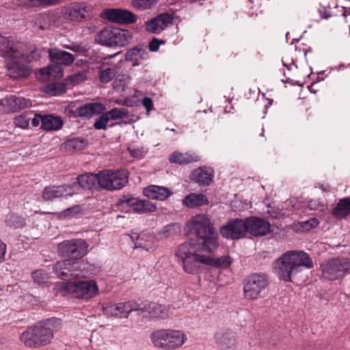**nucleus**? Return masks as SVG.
<instances>
[{
  "mask_svg": "<svg viewBox=\"0 0 350 350\" xmlns=\"http://www.w3.org/2000/svg\"><path fill=\"white\" fill-rule=\"evenodd\" d=\"M139 310V306L133 301L107 304L103 306V312L107 317H128L129 313Z\"/></svg>",
  "mask_w": 350,
  "mask_h": 350,
  "instance_id": "dca6fc26",
  "label": "nucleus"
},
{
  "mask_svg": "<svg viewBox=\"0 0 350 350\" xmlns=\"http://www.w3.org/2000/svg\"><path fill=\"white\" fill-rule=\"evenodd\" d=\"M109 121L110 120L108 116H107L106 113H104L94 123V127L97 130H105Z\"/></svg>",
  "mask_w": 350,
  "mask_h": 350,
  "instance_id": "864d4df0",
  "label": "nucleus"
},
{
  "mask_svg": "<svg viewBox=\"0 0 350 350\" xmlns=\"http://www.w3.org/2000/svg\"><path fill=\"white\" fill-rule=\"evenodd\" d=\"M43 116L39 114H35L34 117L31 120V124L33 126L36 127L40 124V122H42Z\"/></svg>",
  "mask_w": 350,
  "mask_h": 350,
  "instance_id": "680f3d73",
  "label": "nucleus"
},
{
  "mask_svg": "<svg viewBox=\"0 0 350 350\" xmlns=\"http://www.w3.org/2000/svg\"><path fill=\"white\" fill-rule=\"evenodd\" d=\"M142 104L145 107V108L147 111V114L148 115L150 111L152 109V106H153L152 100L148 97H145L142 100Z\"/></svg>",
  "mask_w": 350,
  "mask_h": 350,
  "instance_id": "bf43d9fd",
  "label": "nucleus"
},
{
  "mask_svg": "<svg viewBox=\"0 0 350 350\" xmlns=\"http://www.w3.org/2000/svg\"><path fill=\"white\" fill-rule=\"evenodd\" d=\"M174 18L171 14L163 13L159 14L151 20L144 23V27L148 32L159 33L168 25L173 23Z\"/></svg>",
  "mask_w": 350,
  "mask_h": 350,
  "instance_id": "6ab92c4d",
  "label": "nucleus"
},
{
  "mask_svg": "<svg viewBox=\"0 0 350 350\" xmlns=\"http://www.w3.org/2000/svg\"><path fill=\"white\" fill-rule=\"evenodd\" d=\"M247 233L258 237L264 236L270 232L271 225L266 219L257 217H249L245 219Z\"/></svg>",
  "mask_w": 350,
  "mask_h": 350,
  "instance_id": "a211bd4d",
  "label": "nucleus"
},
{
  "mask_svg": "<svg viewBox=\"0 0 350 350\" xmlns=\"http://www.w3.org/2000/svg\"><path fill=\"white\" fill-rule=\"evenodd\" d=\"M139 310L142 311L143 317L150 318L165 319L172 313L169 306L158 304H151L144 308L139 307Z\"/></svg>",
  "mask_w": 350,
  "mask_h": 350,
  "instance_id": "412c9836",
  "label": "nucleus"
},
{
  "mask_svg": "<svg viewBox=\"0 0 350 350\" xmlns=\"http://www.w3.org/2000/svg\"><path fill=\"white\" fill-rule=\"evenodd\" d=\"M187 246L182 247L180 254V262L183 270L189 274H196L200 269V265H211L215 267L226 268L230 265L232 260L227 256L215 259L213 256L217 247L213 248L211 251H205L203 249L195 253L196 250Z\"/></svg>",
  "mask_w": 350,
  "mask_h": 350,
  "instance_id": "7ed1b4c3",
  "label": "nucleus"
},
{
  "mask_svg": "<svg viewBox=\"0 0 350 350\" xmlns=\"http://www.w3.org/2000/svg\"><path fill=\"white\" fill-rule=\"evenodd\" d=\"M135 246L136 248H142L147 252H152L157 248V244L156 239L152 235L142 232L137 237Z\"/></svg>",
  "mask_w": 350,
  "mask_h": 350,
  "instance_id": "a878e982",
  "label": "nucleus"
},
{
  "mask_svg": "<svg viewBox=\"0 0 350 350\" xmlns=\"http://www.w3.org/2000/svg\"><path fill=\"white\" fill-rule=\"evenodd\" d=\"M128 183V172L126 170H105L98 172V186L113 191L120 189Z\"/></svg>",
  "mask_w": 350,
  "mask_h": 350,
  "instance_id": "9b49d317",
  "label": "nucleus"
},
{
  "mask_svg": "<svg viewBox=\"0 0 350 350\" xmlns=\"http://www.w3.org/2000/svg\"><path fill=\"white\" fill-rule=\"evenodd\" d=\"M120 52H118L116 53H114L113 55H108L107 57H105V59H111L113 57H116L117 55H120Z\"/></svg>",
  "mask_w": 350,
  "mask_h": 350,
  "instance_id": "69168bd1",
  "label": "nucleus"
},
{
  "mask_svg": "<svg viewBox=\"0 0 350 350\" xmlns=\"http://www.w3.org/2000/svg\"><path fill=\"white\" fill-rule=\"evenodd\" d=\"M88 145L87 139L83 137H75L67 140L64 148L68 151H80L84 150Z\"/></svg>",
  "mask_w": 350,
  "mask_h": 350,
  "instance_id": "f704fd0d",
  "label": "nucleus"
},
{
  "mask_svg": "<svg viewBox=\"0 0 350 350\" xmlns=\"http://www.w3.org/2000/svg\"><path fill=\"white\" fill-rule=\"evenodd\" d=\"M109 120H116L127 116L129 111L126 108H113L110 111L105 112Z\"/></svg>",
  "mask_w": 350,
  "mask_h": 350,
  "instance_id": "c03bdc74",
  "label": "nucleus"
},
{
  "mask_svg": "<svg viewBox=\"0 0 350 350\" xmlns=\"http://www.w3.org/2000/svg\"><path fill=\"white\" fill-rule=\"evenodd\" d=\"M192 179L200 185H208L213 181L214 171L210 167H198L193 171Z\"/></svg>",
  "mask_w": 350,
  "mask_h": 350,
  "instance_id": "b1692460",
  "label": "nucleus"
},
{
  "mask_svg": "<svg viewBox=\"0 0 350 350\" xmlns=\"http://www.w3.org/2000/svg\"><path fill=\"white\" fill-rule=\"evenodd\" d=\"M57 319H49L29 327L21 335V340L25 346L36 348L49 343L53 338V330L59 325Z\"/></svg>",
  "mask_w": 350,
  "mask_h": 350,
  "instance_id": "39448f33",
  "label": "nucleus"
},
{
  "mask_svg": "<svg viewBox=\"0 0 350 350\" xmlns=\"http://www.w3.org/2000/svg\"><path fill=\"white\" fill-rule=\"evenodd\" d=\"M31 118L28 114H21L14 118V124L16 126L23 129L28 128Z\"/></svg>",
  "mask_w": 350,
  "mask_h": 350,
  "instance_id": "09e8293b",
  "label": "nucleus"
},
{
  "mask_svg": "<svg viewBox=\"0 0 350 350\" xmlns=\"http://www.w3.org/2000/svg\"><path fill=\"white\" fill-rule=\"evenodd\" d=\"M13 100H14L13 103L14 112L31 106V100L24 97L13 95Z\"/></svg>",
  "mask_w": 350,
  "mask_h": 350,
  "instance_id": "58836bf2",
  "label": "nucleus"
},
{
  "mask_svg": "<svg viewBox=\"0 0 350 350\" xmlns=\"http://www.w3.org/2000/svg\"><path fill=\"white\" fill-rule=\"evenodd\" d=\"M13 95H9L0 100V112L8 113L14 112L13 109Z\"/></svg>",
  "mask_w": 350,
  "mask_h": 350,
  "instance_id": "a19ab883",
  "label": "nucleus"
},
{
  "mask_svg": "<svg viewBox=\"0 0 350 350\" xmlns=\"http://www.w3.org/2000/svg\"><path fill=\"white\" fill-rule=\"evenodd\" d=\"M100 17L118 24H131L137 21V16L133 12L118 8L105 9L100 12Z\"/></svg>",
  "mask_w": 350,
  "mask_h": 350,
  "instance_id": "4468645a",
  "label": "nucleus"
},
{
  "mask_svg": "<svg viewBox=\"0 0 350 350\" xmlns=\"http://www.w3.org/2000/svg\"><path fill=\"white\" fill-rule=\"evenodd\" d=\"M76 185H61L46 187L42 191L44 200H53L55 198L72 196L76 191Z\"/></svg>",
  "mask_w": 350,
  "mask_h": 350,
  "instance_id": "f3484780",
  "label": "nucleus"
},
{
  "mask_svg": "<svg viewBox=\"0 0 350 350\" xmlns=\"http://www.w3.org/2000/svg\"><path fill=\"white\" fill-rule=\"evenodd\" d=\"M6 226L14 228H22L25 225V219L14 213H8L5 218Z\"/></svg>",
  "mask_w": 350,
  "mask_h": 350,
  "instance_id": "e433bc0d",
  "label": "nucleus"
},
{
  "mask_svg": "<svg viewBox=\"0 0 350 350\" xmlns=\"http://www.w3.org/2000/svg\"><path fill=\"white\" fill-rule=\"evenodd\" d=\"M159 0H132V6L138 10H145L150 9L155 5Z\"/></svg>",
  "mask_w": 350,
  "mask_h": 350,
  "instance_id": "79ce46f5",
  "label": "nucleus"
},
{
  "mask_svg": "<svg viewBox=\"0 0 350 350\" xmlns=\"http://www.w3.org/2000/svg\"><path fill=\"white\" fill-rule=\"evenodd\" d=\"M64 91V86L58 83L49 84L44 87V92L51 96L59 95Z\"/></svg>",
  "mask_w": 350,
  "mask_h": 350,
  "instance_id": "de8ad7c7",
  "label": "nucleus"
},
{
  "mask_svg": "<svg viewBox=\"0 0 350 350\" xmlns=\"http://www.w3.org/2000/svg\"><path fill=\"white\" fill-rule=\"evenodd\" d=\"M319 187L325 193H329L332 191V188L329 185L319 184Z\"/></svg>",
  "mask_w": 350,
  "mask_h": 350,
  "instance_id": "0e129e2a",
  "label": "nucleus"
},
{
  "mask_svg": "<svg viewBox=\"0 0 350 350\" xmlns=\"http://www.w3.org/2000/svg\"><path fill=\"white\" fill-rule=\"evenodd\" d=\"M65 290L73 297L84 301H89L99 294V288L95 280H77L67 282Z\"/></svg>",
  "mask_w": 350,
  "mask_h": 350,
  "instance_id": "1a4fd4ad",
  "label": "nucleus"
},
{
  "mask_svg": "<svg viewBox=\"0 0 350 350\" xmlns=\"http://www.w3.org/2000/svg\"><path fill=\"white\" fill-rule=\"evenodd\" d=\"M127 204L132 206L133 211L137 213L153 212L156 210V206L147 200H139L134 198H129L127 200Z\"/></svg>",
  "mask_w": 350,
  "mask_h": 350,
  "instance_id": "cd10ccee",
  "label": "nucleus"
},
{
  "mask_svg": "<svg viewBox=\"0 0 350 350\" xmlns=\"http://www.w3.org/2000/svg\"><path fill=\"white\" fill-rule=\"evenodd\" d=\"M116 74V69L114 67L103 68L99 74V79L101 82L107 83L111 81Z\"/></svg>",
  "mask_w": 350,
  "mask_h": 350,
  "instance_id": "37998d69",
  "label": "nucleus"
},
{
  "mask_svg": "<svg viewBox=\"0 0 350 350\" xmlns=\"http://www.w3.org/2000/svg\"><path fill=\"white\" fill-rule=\"evenodd\" d=\"M273 273L285 282H291V277L303 268L310 269L313 262L310 256L299 250H291L282 254L273 263Z\"/></svg>",
  "mask_w": 350,
  "mask_h": 350,
  "instance_id": "20e7f679",
  "label": "nucleus"
},
{
  "mask_svg": "<svg viewBox=\"0 0 350 350\" xmlns=\"http://www.w3.org/2000/svg\"><path fill=\"white\" fill-rule=\"evenodd\" d=\"M32 278L36 282L41 284L46 282L49 276L44 270L39 269L32 273Z\"/></svg>",
  "mask_w": 350,
  "mask_h": 350,
  "instance_id": "3c124183",
  "label": "nucleus"
},
{
  "mask_svg": "<svg viewBox=\"0 0 350 350\" xmlns=\"http://www.w3.org/2000/svg\"><path fill=\"white\" fill-rule=\"evenodd\" d=\"M61 0H21L19 5L22 7L30 8L40 6H48L58 3Z\"/></svg>",
  "mask_w": 350,
  "mask_h": 350,
  "instance_id": "4c0bfd02",
  "label": "nucleus"
},
{
  "mask_svg": "<svg viewBox=\"0 0 350 350\" xmlns=\"http://www.w3.org/2000/svg\"><path fill=\"white\" fill-rule=\"evenodd\" d=\"M198 159V157L194 154H191L188 152L181 153L177 151L174 152L169 158L171 163H178L180 165L196 161Z\"/></svg>",
  "mask_w": 350,
  "mask_h": 350,
  "instance_id": "473e14b6",
  "label": "nucleus"
},
{
  "mask_svg": "<svg viewBox=\"0 0 350 350\" xmlns=\"http://www.w3.org/2000/svg\"><path fill=\"white\" fill-rule=\"evenodd\" d=\"M98 185V173L84 174L77 177V182H75L70 185H76L75 193H79L80 189H92Z\"/></svg>",
  "mask_w": 350,
  "mask_h": 350,
  "instance_id": "4be33fe9",
  "label": "nucleus"
},
{
  "mask_svg": "<svg viewBox=\"0 0 350 350\" xmlns=\"http://www.w3.org/2000/svg\"><path fill=\"white\" fill-rule=\"evenodd\" d=\"M63 125L61 118L53 115L43 116L41 128L46 131H55L59 129Z\"/></svg>",
  "mask_w": 350,
  "mask_h": 350,
  "instance_id": "2f4dec72",
  "label": "nucleus"
},
{
  "mask_svg": "<svg viewBox=\"0 0 350 350\" xmlns=\"http://www.w3.org/2000/svg\"><path fill=\"white\" fill-rule=\"evenodd\" d=\"M89 105L91 116L103 113L106 110L105 106L100 103H90Z\"/></svg>",
  "mask_w": 350,
  "mask_h": 350,
  "instance_id": "5fc2aeb1",
  "label": "nucleus"
},
{
  "mask_svg": "<svg viewBox=\"0 0 350 350\" xmlns=\"http://www.w3.org/2000/svg\"><path fill=\"white\" fill-rule=\"evenodd\" d=\"M129 79L126 76H118L113 83V88L117 91H122L128 84Z\"/></svg>",
  "mask_w": 350,
  "mask_h": 350,
  "instance_id": "603ef678",
  "label": "nucleus"
},
{
  "mask_svg": "<svg viewBox=\"0 0 350 350\" xmlns=\"http://www.w3.org/2000/svg\"><path fill=\"white\" fill-rule=\"evenodd\" d=\"M86 79V75L84 72H78L74 74L66 79V84L72 86L77 85Z\"/></svg>",
  "mask_w": 350,
  "mask_h": 350,
  "instance_id": "49530a36",
  "label": "nucleus"
},
{
  "mask_svg": "<svg viewBox=\"0 0 350 350\" xmlns=\"http://www.w3.org/2000/svg\"><path fill=\"white\" fill-rule=\"evenodd\" d=\"M132 38V33L129 30L113 27L102 29L94 37L96 43L109 47L124 46L131 42Z\"/></svg>",
  "mask_w": 350,
  "mask_h": 350,
  "instance_id": "6e6552de",
  "label": "nucleus"
},
{
  "mask_svg": "<svg viewBox=\"0 0 350 350\" xmlns=\"http://www.w3.org/2000/svg\"><path fill=\"white\" fill-rule=\"evenodd\" d=\"M128 150L130 154L136 159L143 158L148 152V150L143 146H130Z\"/></svg>",
  "mask_w": 350,
  "mask_h": 350,
  "instance_id": "8fccbe9b",
  "label": "nucleus"
},
{
  "mask_svg": "<svg viewBox=\"0 0 350 350\" xmlns=\"http://www.w3.org/2000/svg\"><path fill=\"white\" fill-rule=\"evenodd\" d=\"M6 253V245L0 240V263L5 260Z\"/></svg>",
  "mask_w": 350,
  "mask_h": 350,
  "instance_id": "052dcab7",
  "label": "nucleus"
},
{
  "mask_svg": "<svg viewBox=\"0 0 350 350\" xmlns=\"http://www.w3.org/2000/svg\"><path fill=\"white\" fill-rule=\"evenodd\" d=\"M72 265L70 259L59 261L55 265L53 269L58 278L64 279L71 270L70 267Z\"/></svg>",
  "mask_w": 350,
  "mask_h": 350,
  "instance_id": "c9c22d12",
  "label": "nucleus"
},
{
  "mask_svg": "<svg viewBox=\"0 0 350 350\" xmlns=\"http://www.w3.org/2000/svg\"><path fill=\"white\" fill-rule=\"evenodd\" d=\"M267 285L268 280L265 274L254 273L248 276L244 282L245 297L247 299H257Z\"/></svg>",
  "mask_w": 350,
  "mask_h": 350,
  "instance_id": "ddd939ff",
  "label": "nucleus"
},
{
  "mask_svg": "<svg viewBox=\"0 0 350 350\" xmlns=\"http://www.w3.org/2000/svg\"><path fill=\"white\" fill-rule=\"evenodd\" d=\"M35 75L42 81H53L64 76V69L62 66L55 64L37 70Z\"/></svg>",
  "mask_w": 350,
  "mask_h": 350,
  "instance_id": "aec40b11",
  "label": "nucleus"
},
{
  "mask_svg": "<svg viewBox=\"0 0 350 350\" xmlns=\"http://www.w3.org/2000/svg\"><path fill=\"white\" fill-rule=\"evenodd\" d=\"M332 215L336 219H342L350 215V198L340 199L332 211Z\"/></svg>",
  "mask_w": 350,
  "mask_h": 350,
  "instance_id": "7c9ffc66",
  "label": "nucleus"
},
{
  "mask_svg": "<svg viewBox=\"0 0 350 350\" xmlns=\"http://www.w3.org/2000/svg\"><path fill=\"white\" fill-rule=\"evenodd\" d=\"M308 207L312 211H318L323 212L327 209V205L325 202L321 199H311L308 203Z\"/></svg>",
  "mask_w": 350,
  "mask_h": 350,
  "instance_id": "a18cd8bd",
  "label": "nucleus"
},
{
  "mask_svg": "<svg viewBox=\"0 0 350 350\" xmlns=\"http://www.w3.org/2000/svg\"><path fill=\"white\" fill-rule=\"evenodd\" d=\"M63 47L68 49L69 50H71L72 51H75V52H79L81 51V46L78 44H72L70 45L64 44Z\"/></svg>",
  "mask_w": 350,
  "mask_h": 350,
  "instance_id": "e2e57ef3",
  "label": "nucleus"
},
{
  "mask_svg": "<svg viewBox=\"0 0 350 350\" xmlns=\"http://www.w3.org/2000/svg\"><path fill=\"white\" fill-rule=\"evenodd\" d=\"M68 112L73 117L90 118V109L89 103L82 105L79 107H75L74 103L68 105Z\"/></svg>",
  "mask_w": 350,
  "mask_h": 350,
  "instance_id": "72a5a7b5",
  "label": "nucleus"
},
{
  "mask_svg": "<svg viewBox=\"0 0 350 350\" xmlns=\"http://www.w3.org/2000/svg\"><path fill=\"white\" fill-rule=\"evenodd\" d=\"M143 193L150 199L164 200L172 194V191L165 187L150 185L144 189Z\"/></svg>",
  "mask_w": 350,
  "mask_h": 350,
  "instance_id": "5701e85b",
  "label": "nucleus"
},
{
  "mask_svg": "<svg viewBox=\"0 0 350 350\" xmlns=\"http://www.w3.org/2000/svg\"><path fill=\"white\" fill-rule=\"evenodd\" d=\"M187 229L196 234V241L185 242L180 245L176 252V257L178 262L181 261L180 251L183 246H187L193 249L195 253L199 250L211 251L214 247H217L218 234L215 230L209 216L204 213L197 214L193 216L187 224Z\"/></svg>",
  "mask_w": 350,
  "mask_h": 350,
  "instance_id": "f257e3e1",
  "label": "nucleus"
},
{
  "mask_svg": "<svg viewBox=\"0 0 350 350\" xmlns=\"http://www.w3.org/2000/svg\"><path fill=\"white\" fill-rule=\"evenodd\" d=\"M319 222L316 218H310V219L301 222L300 227L303 230L308 231L310 229L314 228L318 226Z\"/></svg>",
  "mask_w": 350,
  "mask_h": 350,
  "instance_id": "6e6d98bb",
  "label": "nucleus"
},
{
  "mask_svg": "<svg viewBox=\"0 0 350 350\" xmlns=\"http://www.w3.org/2000/svg\"><path fill=\"white\" fill-rule=\"evenodd\" d=\"M180 231V226L178 224L174 223L166 225L161 231L160 234L162 238H167L173 236Z\"/></svg>",
  "mask_w": 350,
  "mask_h": 350,
  "instance_id": "ea45409f",
  "label": "nucleus"
},
{
  "mask_svg": "<svg viewBox=\"0 0 350 350\" xmlns=\"http://www.w3.org/2000/svg\"><path fill=\"white\" fill-rule=\"evenodd\" d=\"M150 338L155 347L165 350L178 349L187 340L183 330L175 329H157L151 333Z\"/></svg>",
  "mask_w": 350,
  "mask_h": 350,
  "instance_id": "0eeeda50",
  "label": "nucleus"
},
{
  "mask_svg": "<svg viewBox=\"0 0 350 350\" xmlns=\"http://www.w3.org/2000/svg\"><path fill=\"white\" fill-rule=\"evenodd\" d=\"M206 196L202 193H191L186 196L182 200L183 206L187 208H195L208 204Z\"/></svg>",
  "mask_w": 350,
  "mask_h": 350,
  "instance_id": "c85d7f7f",
  "label": "nucleus"
},
{
  "mask_svg": "<svg viewBox=\"0 0 350 350\" xmlns=\"http://www.w3.org/2000/svg\"><path fill=\"white\" fill-rule=\"evenodd\" d=\"M163 43V41L154 38L150 42L149 49L151 51L156 52L159 50L160 45Z\"/></svg>",
  "mask_w": 350,
  "mask_h": 350,
  "instance_id": "13d9d810",
  "label": "nucleus"
},
{
  "mask_svg": "<svg viewBox=\"0 0 350 350\" xmlns=\"http://www.w3.org/2000/svg\"><path fill=\"white\" fill-rule=\"evenodd\" d=\"M323 278L338 280L350 273V260L347 258L329 259L321 265Z\"/></svg>",
  "mask_w": 350,
  "mask_h": 350,
  "instance_id": "9d476101",
  "label": "nucleus"
},
{
  "mask_svg": "<svg viewBox=\"0 0 350 350\" xmlns=\"http://www.w3.org/2000/svg\"><path fill=\"white\" fill-rule=\"evenodd\" d=\"M0 51L3 53L8 75L11 78L18 79L27 77L29 70L25 64L31 62L32 59L19 50L14 37L0 34Z\"/></svg>",
  "mask_w": 350,
  "mask_h": 350,
  "instance_id": "f03ea898",
  "label": "nucleus"
},
{
  "mask_svg": "<svg viewBox=\"0 0 350 350\" xmlns=\"http://www.w3.org/2000/svg\"><path fill=\"white\" fill-rule=\"evenodd\" d=\"M215 342L221 349H230L235 345V336L230 330L218 332L215 336Z\"/></svg>",
  "mask_w": 350,
  "mask_h": 350,
  "instance_id": "bb28decb",
  "label": "nucleus"
},
{
  "mask_svg": "<svg viewBox=\"0 0 350 350\" xmlns=\"http://www.w3.org/2000/svg\"><path fill=\"white\" fill-rule=\"evenodd\" d=\"M147 53L145 48L142 45H137L129 49L125 54L126 61L133 62V65H139V62L146 57Z\"/></svg>",
  "mask_w": 350,
  "mask_h": 350,
  "instance_id": "c756f323",
  "label": "nucleus"
},
{
  "mask_svg": "<svg viewBox=\"0 0 350 350\" xmlns=\"http://www.w3.org/2000/svg\"><path fill=\"white\" fill-rule=\"evenodd\" d=\"M93 11V6L87 3L73 2L69 3L62 8L57 26L67 31H72L77 24L91 18Z\"/></svg>",
  "mask_w": 350,
  "mask_h": 350,
  "instance_id": "423d86ee",
  "label": "nucleus"
},
{
  "mask_svg": "<svg viewBox=\"0 0 350 350\" xmlns=\"http://www.w3.org/2000/svg\"><path fill=\"white\" fill-rule=\"evenodd\" d=\"M88 243L82 239L66 240L57 247L59 253L64 257L77 260L83 258L88 251Z\"/></svg>",
  "mask_w": 350,
  "mask_h": 350,
  "instance_id": "f8f14e48",
  "label": "nucleus"
},
{
  "mask_svg": "<svg viewBox=\"0 0 350 350\" xmlns=\"http://www.w3.org/2000/svg\"><path fill=\"white\" fill-rule=\"evenodd\" d=\"M50 59L54 64L58 65H70L75 60L73 55L56 48L51 49L49 51Z\"/></svg>",
  "mask_w": 350,
  "mask_h": 350,
  "instance_id": "393cba45",
  "label": "nucleus"
},
{
  "mask_svg": "<svg viewBox=\"0 0 350 350\" xmlns=\"http://www.w3.org/2000/svg\"><path fill=\"white\" fill-rule=\"evenodd\" d=\"M81 208L79 206L68 208L62 213L64 217H73L80 212Z\"/></svg>",
  "mask_w": 350,
  "mask_h": 350,
  "instance_id": "4d7b16f0",
  "label": "nucleus"
},
{
  "mask_svg": "<svg viewBox=\"0 0 350 350\" xmlns=\"http://www.w3.org/2000/svg\"><path fill=\"white\" fill-rule=\"evenodd\" d=\"M219 232L221 235L226 239H239L243 238L247 234L245 219H231L220 228Z\"/></svg>",
  "mask_w": 350,
  "mask_h": 350,
  "instance_id": "2eb2a0df",
  "label": "nucleus"
}]
</instances>
